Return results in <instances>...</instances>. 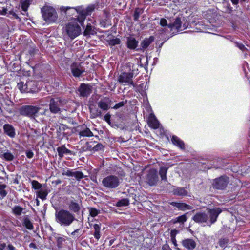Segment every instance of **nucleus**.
Wrapping results in <instances>:
<instances>
[{
	"label": "nucleus",
	"instance_id": "nucleus-6",
	"mask_svg": "<svg viewBox=\"0 0 250 250\" xmlns=\"http://www.w3.org/2000/svg\"><path fill=\"white\" fill-rule=\"evenodd\" d=\"M42 17L47 22H56L58 19L57 12L54 8L50 6H44L41 9Z\"/></svg>",
	"mask_w": 250,
	"mask_h": 250
},
{
	"label": "nucleus",
	"instance_id": "nucleus-45",
	"mask_svg": "<svg viewBox=\"0 0 250 250\" xmlns=\"http://www.w3.org/2000/svg\"><path fill=\"white\" fill-rule=\"evenodd\" d=\"M90 214L92 217H95L98 215V214L100 213V211L99 210L95 208H90L89 209Z\"/></svg>",
	"mask_w": 250,
	"mask_h": 250
},
{
	"label": "nucleus",
	"instance_id": "nucleus-4",
	"mask_svg": "<svg viewBox=\"0 0 250 250\" xmlns=\"http://www.w3.org/2000/svg\"><path fill=\"white\" fill-rule=\"evenodd\" d=\"M76 19L66 24L64 31L71 40H73L81 33V28L78 24Z\"/></svg>",
	"mask_w": 250,
	"mask_h": 250
},
{
	"label": "nucleus",
	"instance_id": "nucleus-22",
	"mask_svg": "<svg viewBox=\"0 0 250 250\" xmlns=\"http://www.w3.org/2000/svg\"><path fill=\"white\" fill-rule=\"evenodd\" d=\"M57 150L61 158L63 157L64 154H72V151L66 148L64 146L58 147L57 148Z\"/></svg>",
	"mask_w": 250,
	"mask_h": 250
},
{
	"label": "nucleus",
	"instance_id": "nucleus-38",
	"mask_svg": "<svg viewBox=\"0 0 250 250\" xmlns=\"http://www.w3.org/2000/svg\"><path fill=\"white\" fill-rule=\"evenodd\" d=\"M47 194L48 192L46 190L41 189L40 191L37 192L38 197L42 200L46 199Z\"/></svg>",
	"mask_w": 250,
	"mask_h": 250
},
{
	"label": "nucleus",
	"instance_id": "nucleus-50",
	"mask_svg": "<svg viewBox=\"0 0 250 250\" xmlns=\"http://www.w3.org/2000/svg\"><path fill=\"white\" fill-rule=\"evenodd\" d=\"M140 16V12L139 11V9H137L135 10L134 13L133 15L134 20L135 21H137Z\"/></svg>",
	"mask_w": 250,
	"mask_h": 250
},
{
	"label": "nucleus",
	"instance_id": "nucleus-30",
	"mask_svg": "<svg viewBox=\"0 0 250 250\" xmlns=\"http://www.w3.org/2000/svg\"><path fill=\"white\" fill-rule=\"evenodd\" d=\"M94 229V236L95 239L99 240L101 237L100 229L101 227L100 225L95 224L93 225Z\"/></svg>",
	"mask_w": 250,
	"mask_h": 250
},
{
	"label": "nucleus",
	"instance_id": "nucleus-25",
	"mask_svg": "<svg viewBox=\"0 0 250 250\" xmlns=\"http://www.w3.org/2000/svg\"><path fill=\"white\" fill-rule=\"evenodd\" d=\"M171 141L174 145L179 147L181 149H184V142L177 136H173Z\"/></svg>",
	"mask_w": 250,
	"mask_h": 250
},
{
	"label": "nucleus",
	"instance_id": "nucleus-9",
	"mask_svg": "<svg viewBox=\"0 0 250 250\" xmlns=\"http://www.w3.org/2000/svg\"><path fill=\"white\" fill-rule=\"evenodd\" d=\"M63 104V101L59 98H52L49 103V110L54 114L59 113L61 107Z\"/></svg>",
	"mask_w": 250,
	"mask_h": 250
},
{
	"label": "nucleus",
	"instance_id": "nucleus-36",
	"mask_svg": "<svg viewBox=\"0 0 250 250\" xmlns=\"http://www.w3.org/2000/svg\"><path fill=\"white\" fill-rule=\"evenodd\" d=\"M6 186L4 184H0V199H3L7 195V192L5 190Z\"/></svg>",
	"mask_w": 250,
	"mask_h": 250
},
{
	"label": "nucleus",
	"instance_id": "nucleus-20",
	"mask_svg": "<svg viewBox=\"0 0 250 250\" xmlns=\"http://www.w3.org/2000/svg\"><path fill=\"white\" fill-rule=\"evenodd\" d=\"M183 246L188 250H192L196 247L195 242L191 239H186L182 241Z\"/></svg>",
	"mask_w": 250,
	"mask_h": 250
},
{
	"label": "nucleus",
	"instance_id": "nucleus-33",
	"mask_svg": "<svg viewBox=\"0 0 250 250\" xmlns=\"http://www.w3.org/2000/svg\"><path fill=\"white\" fill-rule=\"evenodd\" d=\"M187 220V217L186 214H183L173 219L172 222L173 223H179L183 224Z\"/></svg>",
	"mask_w": 250,
	"mask_h": 250
},
{
	"label": "nucleus",
	"instance_id": "nucleus-54",
	"mask_svg": "<svg viewBox=\"0 0 250 250\" xmlns=\"http://www.w3.org/2000/svg\"><path fill=\"white\" fill-rule=\"evenodd\" d=\"M26 156L28 158H31L34 156V153L31 150H28L26 152Z\"/></svg>",
	"mask_w": 250,
	"mask_h": 250
},
{
	"label": "nucleus",
	"instance_id": "nucleus-51",
	"mask_svg": "<svg viewBox=\"0 0 250 250\" xmlns=\"http://www.w3.org/2000/svg\"><path fill=\"white\" fill-rule=\"evenodd\" d=\"M65 241L64 239L62 237H59L57 239V245L59 247H62L63 242Z\"/></svg>",
	"mask_w": 250,
	"mask_h": 250
},
{
	"label": "nucleus",
	"instance_id": "nucleus-7",
	"mask_svg": "<svg viewBox=\"0 0 250 250\" xmlns=\"http://www.w3.org/2000/svg\"><path fill=\"white\" fill-rule=\"evenodd\" d=\"M120 184L118 177L114 175L108 176L102 180V184L107 188L112 189L116 188Z\"/></svg>",
	"mask_w": 250,
	"mask_h": 250
},
{
	"label": "nucleus",
	"instance_id": "nucleus-13",
	"mask_svg": "<svg viewBox=\"0 0 250 250\" xmlns=\"http://www.w3.org/2000/svg\"><path fill=\"white\" fill-rule=\"evenodd\" d=\"M62 174L63 176L74 177L78 180H80L84 177L83 174L82 172L73 171L67 168H62Z\"/></svg>",
	"mask_w": 250,
	"mask_h": 250
},
{
	"label": "nucleus",
	"instance_id": "nucleus-37",
	"mask_svg": "<svg viewBox=\"0 0 250 250\" xmlns=\"http://www.w3.org/2000/svg\"><path fill=\"white\" fill-rule=\"evenodd\" d=\"M129 201L128 199H122L116 203V206L118 207H123L128 205Z\"/></svg>",
	"mask_w": 250,
	"mask_h": 250
},
{
	"label": "nucleus",
	"instance_id": "nucleus-26",
	"mask_svg": "<svg viewBox=\"0 0 250 250\" xmlns=\"http://www.w3.org/2000/svg\"><path fill=\"white\" fill-rule=\"evenodd\" d=\"M153 41L154 38L152 36H150L148 38H146L141 43V46L143 49H146L149 46Z\"/></svg>",
	"mask_w": 250,
	"mask_h": 250
},
{
	"label": "nucleus",
	"instance_id": "nucleus-16",
	"mask_svg": "<svg viewBox=\"0 0 250 250\" xmlns=\"http://www.w3.org/2000/svg\"><path fill=\"white\" fill-rule=\"evenodd\" d=\"M148 125L150 127L153 129H155L159 128L160 124L154 114H151L149 115L148 119Z\"/></svg>",
	"mask_w": 250,
	"mask_h": 250
},
{
	"label": "nucleus",
	"instance_id": "nucleus-10",
	"mask_svg": "<svg viewBox=\"0 0 250 250\" xmlns=\"http://www.w3.org/2000/svg\"><path fill=\"white\" fill-rule=\"evenodd\" d=\"M156 169H151L145 177L146 182L151 186H155L157 183L159 177Z\"/></svg>",
	"mask_w": 250,
	"mask_h": 250
},
{
	"label": "nucleus",
	"instance_id": "nucleus-49",
	"mask_svg": "<svg viewBox=\"0 0 250 250\" xmlns=\"http://www.w3.org/2000/svg\"><path fill=\"white\" fill-rule=\"evenodd\" d=\"M126 102H124V101H122L119 102V103L115 105V106L113 107V108L115 109H117L122 106H123Z\"/></svg>",
	"mask_w": 250,
	"mask_h": 250
},
{
	"label": "nucleus",
	"instance_id": "nucleus-14",
	"mask_svg": "<svg viewBox=\"0 0 250 250\" xmlns=\"http://www.w3.org/2000/svg\"><path fill=\"white\" fill-rule=\"evenodd\" d=\"M81 7V16L79 17V22H82L84 21L86 16L90 14L94 10V5H90L88 6L86 9H84L83 7Z\"/></svg>",
	"mask_w": 250,
	"mask_h": 250
},
{
	"label": "nucleus",
	"instance_id": "nucleus-3",
	"mask_svg": "<svg viewBox=\"0 0 250 250\" xmlns=\"http://www.w3.org/2000/svg\"><path fill=\"white\" fill-rule=\"evenodd\" d=\"M188 25V22L184 17L178 16L176 17L173 23L168 24V28L172 33H175L187 29Z\"/></svg>",
	"mask_w": 250,
	"mask_h": 250
},
{
	"label": "nucleus",
	"instance_id": "nucleus-24",
	"mask_svg": "<svg viewBox=\"0 0 250 250\" xmlns=\"http://www.w3.org/2000/svg\"><path fill=\"white\" fill-rule=\"evenodd\" d=\"M83 129L79 133V135L80 138L81 137H92L93 136V133L88 128H87L85 126H83Z\"/></svg>",
	"mask_w": 250,
	"mask_h": 250
},
{
	"label": "nucleus",
	"instance_id": "nucleus-29",
	"mask_svg": "<svg viewBox=\"0 0 250 250\" xmlns=\"http://www.w3.org/2000/svg\"><path fill=\"white\" fill-rule=\"evenodd\" d=\"M168 167L165 166L161 167L159 169V174L162 180L167 181V173Z\"/></svg>",
	"mask_w": 250,
	"mask_h": 250
},
{
	"label": "nucleus",
	"instance_id": "nucleus-56",
	"mask_svg": "<svg viewBox=\"0 0 250 250\" xmlns=\"http://www.w3.org/2000/svg\"><path fill=\"white\" fill-rule=\"evenodd\" d=\"M8 250H15V248L11 244H8L7 246Z\"/></svg>",
	"mask_w": 250,
	"mask_h": 250
},
{
	"label": "nucleus",
	"instance_id": "nucleus-28",
	"mask_svg": "<svg viewBox=\"0 0 250 250\" xmlns=\"http://www.w3.org/2000/svg\"><path fill=\"white\" fill-rule=\"evenodd\" d=\"M22 223L23 226L29 230H32L34 229L32 223L27 216L23 218Z\"/></svg>",
	"mask_w": 250,
	"mask_h": 250
},
{
	"label": "nucleus",
	"instance_id": "nucleus-44",
	"mask_svg": "<svg viewBox=\"0 0 250 250\" xmlns=\"http://www.w3.org/2000/svg\"><path fill=\"white\" fill-rule=\"evenodd\" d=\"M31 184L32 188L35 189H40L42 187V184L36 180L32 181Z\"/></svg>",
	"mask_w": 250,
	"mask_h": 250
},
{
	"label": "nucleus",
	"instance_id": "nucleus-63",
	"mask_svg": "<svg viewBox=\"0 0 250 250\" xmlns=\"http://www.w3.org/2000/svg\"><path fill=\"white\" fill-rule=\"evenodd\" d=\"M83 22H81H81H80V23L81 24V25H83V24H82Z\"/></svg>",
	"mask_w": 250,
	"mask_h": 250
},
{
	"label": "nucleus",
	"instance_id": "nucleus-61",
	"mask_svg": "<svg viewBox=\"0 0 250 250\" xmlns=\"http://www.w3.org/2000/svg\"><path fill=\"white\" fill-rule=\"evenodd\" d=\"M173 243H174V245H176V240H175V239H174V240H173Z\"/></svg>",
	"mask_w": 250,
	"mask_h": 250
},
{
	"label": "nucleus",
	"instance_id": "nucleus-35",
	"mask_svg": "<svg viewBox=\"0 0 250 250\" xmlns=\"http://www.w3.org/2000/svg\"><path fill=\"white\" fill-rule=\"evenodd\" d=\"M95 33V32L94 31V29L93 27H92L90 24H88L86 25V27L84 30V34L85 35H93Z\"/></svg>",
	"mask_w": 250,
	"mask_h": 250
},
{
	"label": "nucleus",
	"instance_id": "nucleus-60",
	"mask_svg": "<svg viewBox=\"0 0 250 250\" xmlns=\"http://www.w3.org/2000/svg\"><path fill=\"white\" fill-rule=\"evenodd\" d=\"M1 246L2 247V248H4L6 246L5 244H2L1 245Z\"/></svg>",
	"mask_w": 250,
	"mask_h": 250
},
{
	"label": "nucleus",
	"instance_id": "nucleus-62",
	"mask_svg": "<svg viewBox=\"0 0 250 250\" xmlns=\"http://www.w3.org/2000/svg\"><path fill=\"white\" fill-rule=\"evenodd\" d=\"M36 202H37V205H39V201H38V199H37V200H36Z\"/></svg>",
	"mask_w": 250,
	"mask_h": 250
},
{
	"label": "nucleus",
	"instance_id": "nucleus-2",
	"mask_svg": "<svg viewBox=\"0 0 250 250\" xmlns=\"http://www.w3.org/2000/svg\"><path fill=\"white\" fill-rule=\"evenodd\" d=\"M55 216L56 222L61 226H69L75 219L74 214L63 209L56 211Z\"/></svg>",
	"mask_w": 250,
	"mask_h": 250
},
{
	"label": "nucleus",
	"instance_id": "nucleus-52",
	"mask_svg": "<svg viewBox=\"0 0 250 250\" xmlns=\"http://www.w3.org/2000/svg\"><path fill=\"white\" fill-rule=\"evenodd\" d=\"M103 146L101 144H97L94 147L93 150L95 151H98L103 149Z\"/></svg>",
	"mask_w": 250,
	"mask_h": 250
},
{
	"label": "nucleus",
	"instance_id": "nucleus-8",
	"mask_svg": "<svg viewBox=\"0 0 250 250\" xmlns=\"http://www.w3.org/2000/svg\"><path fill=\"white\" fill-rule=\"evenodd\" d=\"M133 73L124 72L119 76L118 81L124 85H132L133 87H135V84L133 82Z\"/></svg>",
	"mask_w": 250,
	"mask_h": 250
},
{
	"label": "nucleus",
	"instance_id": "nucleus-12",
	"mask_svg": "<svg viewBox=\"0 0 250 250\" xmlns=\"http://www.w3.org/2000/svg\"><path fill=\"white\" fill-rule=\"evenodd\" d=\"M60 10L64 12L65 15L68 17L76 15L75 17H77V21H79V17L81 16V10L80 6L77 8L62 6L60 8Z\"/></svg>",
	"mask_w": 250,
	"mask_h": 250
},
{
	"label": "nucleus",
	"instance_id": "nucleus-21",
	"mask_svg": "<svg viewBox=\"0 0 250 250\" xmlns=\"http://www.w3.org/2000/svg\"><path fill=\"white\" fill-rule=\"evenodd\" d=\"M5 133L11 138H14L15 136V131L14 127L9 124H6L3 126Z\"/></svg>",
	"mask_w": 250,
	"mask_h": 250
},
{
	"label": "nucleus",
	"instance_id": "nucleus-23",
	"mask_svg": "<svg viewBox=\"0 0 250 250\" xmlns=\"http://www.w3.org/2000/svg\"><path fill=\"white\" fill-rule=\"evenodd\" d=\"M24 210L25 208L21 207L19 205H16L12 208V213L16 216H19L23 213Z\"/></svg>",
	"mask_w": 250,
	"mask_h": 250
},
{
	"label": "nucleus",
	"instance_id": "nucleus-57",
	"mask_svg": "<svg viewBox=\"0 0 250 250\" xmlns=\"http://www.w3.org/2000/svg\"><path fill=\"white\" fill-rule=\"evenodd\" d=\"M29 247L34 249H37L36 245L34 243H31L29 244Z\"/></svg>",
	"mask_w": 250,
	"mask_h": 250
},
{
	"label": "nucleus",
	"instance_id": "nucleus-46",
	"mask_svg": "<svg viewBox=\"0 0 250 250\" xmlns=\"http://www.w3.org/2000/svg\"><path fill=\"white\" fill-rule=\"evenodd\" d=\"M120 40L118 38L113 39L109 41V44L110 45L114 46L120 43Z\"/></svg>",
	"mask_w": 250,
	"mask_h": 250
},
{
	"label": "nucleus",
	"instance_id": "nucleus-42",
	"mask_svg": "<svg viewBox=\"0 0 250 250\" xmlns=\"http://www.w3.org/2000/svg\"><path fill=\"white\" fill-rule=\"evenodd\" d=\"M10 236L13 238H16L21 236V233L16 229H11L9 232Z\"/></svg>",
	"mask_w": 250,
	"mask_h": 250
},
{
	"label": "nucleus",
	"instance_id": "nucleus-5",
	"mask_svg": "<svg viewBox=\"0 0 250 250\" xmlns=\"http://www.w3.org/2000/svg\"><path fill=\"white\" fill-rule=\"evenodd\" d=\"M40 110V107L36 106L26 105L21 106L19 109V112L21 115L26 116L30 119H35L38 115Z\"/></svg>",
	"mask_w": 250,
	"mask_h": 250
},
{
	"label": "nucleus",
	"instance_id": "nucleus-47",
	"mask_svg": "<svg viewBox=\"0 0 250 250\" xmlns=\"http://www.w3.org/2000/svg\"><path fill=\"white\" fill-rule=\"evenodd\" d=\"M160 24L162 27H167L168 28V24H167V21L164 18L161 19L160 21Z\"/></svg>",
	"mask_w": 250,
	"mask_h": 250
},
{
	"label": "nucleus",
	"instance_id": "nucleus-48",
	"mask_svg": "<svg viewBox=\"0 0 250 250\" xmlns=\"http://www.w3.org/2000/svg\"><path fill=\"white\" fill-rule=\"evenodd\" d=\"M29 6V2L27 1H23L21 4V8L23 11L26 12Z\"/></svg>",
	"mask_w": 250,
	"mask_h": 250
},
{
	"label": "nucleus",
	"instance_id": "nucleus-1",
	"mask_svg": "<svg viewBox=\"0 0 250 250\" xmlns=\"http://www.w3.org/2000/svg\"><path fill=\"white\" fill-rule=\"evenodd\" d=\"M207 214L205 212H197L193 217L192 220L196 223L202 224L206 223L209 226L214 224L217 220L222 210L219 208H207Z\"/></svg>",
	"mask_w": 250,
	"mask_h": 250
},
{
	"label": "nucleus",
	"instance_id": "nucleus-11",
	"mask_svg": "<svg viewBox=\"0 0 250 250\" xmlns=\"http://www.w3.org/2000/svg\"><path fill=\"white\" fill-rule=\"evenodd\" d=\"M229 183V178L226 176H221L213 180L212 186L217 189L223 190L225 189Z\"/></svg>",
	"mask_w": 250,
	"mask_h": 250
},
{
	"label": "nucleus",
	"instance_id": "nucleus-31",
	"mask_svg": "<svg viewBox=\"0 0 250 250\" xmlns=\"http://www.w3.org/2000/svg\"><path fill=\"white\" fill-rule=\"evenodd\" d=\"M98 105L99 108L104 111H107L110 108L109 104L104 101H99L98 103Z\"/></svg>",
	"mask_w": 250,
	"mask_h": 250
},
{
	"label": "nucleus",
	"instance_id": "nucleus-58",
	"mask_svg": "<svg viewBox=\"0 0 250 250\" xmlns=\"http://www.w3.org/2000/svg\"><path fill=\"white\" fill-rule=\"evenodd\" d=\"M231 1L233 4H237L238 3V0H231Z\"/></svg>",
	"mask_w": 250,
	"mask_h": 250
},
{
	"label": "nucleus",
	"instance_id": "nucleus-18",
	"mask_svg": "<svg viewBox=\"0 0 250 250\" xmlns=\"http://www.w3.org/2000/svg\"><path fill=\"white\" fill-rule=\"evenodd\" d=\"M71 69L73 75L75 77L80 76L84 71L80 65L76 63L72 64Z\"/></svg>",
	"mask_w": 250,
	"mask_h": 250
},
{
	"label": "nucleus",
	"instance_id": "nucleus-55",
	"mask_svg": "<svg viewBox=\"0 0 250 250\" xmlns=\"http://www.w3.org/2000/svg\"><path fill=\"white\" fill-rule=\"evenodd\" d=\"M237 46L242 51H244V50L245 49L244 45L242 44L237 43Z\"/></svg>",
	"mask_w": 250,
	"mask_h": 250
},
{
	"label": "nucleus",
	"instance_id": "nucleus-59",
	"mask_svg": "<svg viewBox=\"0 0 250 250\" xmlns=\"http://www.w3.org/2000/svg\"><path fill=\"white\" fill-rule=\"evenodd\" d=\"M79 231V229H76L75 230H74L73 232H72L71 234L72 235H75L76 233H77L78 231Z\"/></svg>",
	"mask_w": 250,
	"mask_h": 250
},
{
	"label": "nucleus",
	"instance_id": "nucleus-19",
	"mask_svg": "<svg viewBox=\"0 0 250 250\" xmlns=\"http://www.w3.org/2000/svg\"><path fill=\"white\" fill-rule=\"evenodd\" d=\"M138 42L133 36L126 38L127 47L130 49H135L138 46Z\"/></svg>",
	"mask_w": 250,
	"mask_h": 250
},
{
	"label": "nucleus",
	"instance_id": "nucleus-41",
	"mask_svg": "<svg viewBox=\"0 0 250 250\" xmlns=\"http://www.w3.org/2000/svg\"><path fill=\"white\" fill-rule=\"evenodd\" d=\"M3 157L7 161H12L14 159V155L9 152H6L3 154Z\"/></svg>",
	"mask_w": 250,
	"mask_h": 250
},
{
	"label": "nucleus",
	"instance_id": "nucleus-17",
	"mask_svg": "<svg viewBox=\"0 0 250 250\" xmlns=\"http://www.w3.org/2000/svg\"><path fill=\"white\" fill-rule=\"evenodd\" d=\"M170 205L177 208H178V209L182 211H185L186 210H190L193 208L192 206L184 203L172 202L170 203Z\"/></svg>",
	"mask_w": 250,
	"mask_h": 250
},
{
	"label": "nucleus",
	"instance_id": "nucleus-40",
	"mask_svg": "<svg viewBox=\"0 0 250 250\" xmlns=\"http://www.w3.org/2000/svg\"><path fill=\"white\" fill-rule=\"evenodd\" d=\"M69 208L75 212H77L80 210V207L78 203L71 202L69 204Z\"/></svg>",
	"mask_w": 250,
	"mask_h": 250
},
{
	"label": "nucleus",
	"instance_id": "nucleus-27",
	"mask_svg": "<svg viewBox=\"0 0 250 250\" xmlns=\"http://www.w3.org/2000/svg\"><path fill=\"white\" fill-rule=\"evenodd\" d=\"M173 194L178 196H186L188 192L184 188H176L173 190Z\"/></svg>",
	"mask_w": 250,
	"mask_h": 250
},
{
	"label": "nucleus",
	"instance_id": "nucleus-15",
	"mask_svg": "<svg viewBox=\"0 0 250 250\" xmlns=\"http://www.w3.org/2000/svg\"><path fill=\"white\" fill-rule=\"evenodd\" d=\"M80 94L82 97H87L91 92V86L84 83L81 84L79 88Z\"/></svg>",
	"mask_w": 250,
	"mask_h": 250
},
{
	"label": "nucleus",
	"instance_id": "nucleus-43",
	"mask_svg": "<svg viewBox=\"0 0 250 250\" xmlns=\"http://www.w3.org/2000/svg\"><path fill=\"white\" fill-rule=\"evenodd\" d=\"M228 240L226 238H221L219 241H218V244L219 245V246L222 248H225L227 245V244L228 243Z\"/></svg>",
	"mask_w": 250,
	"mask_h": 250
},
{
	"label": "nucleus",
	"instance_id": "nucleus-32",
	"mask_svg": "<svg viewBox=\"0 0 250 250\" xmlns=\"http://www.w3.org/2000/svg\"><path fill=\"white\" fill-rule=\"evenodd\" d=\"M26 84L27 85L28 90H29V92H32L36 89V85L34 81H27L26 83Z\"/></svg>",
	"mask_w": 250,
	"mask_h": 250
},
{
	"label": "nucleus",
	"instance_id": "nucleus-34",
	"mask_svg": "<svg viewBox=\"0 0 250 250\" xmlns=\"http://www.w3.org/2000/svg\"><path fill=\"white\" fill-rule=\"evenodd\" d=\"M17 86L21 92H29L26 83H24L23 82H20L18 83Z\"/></svg>",
	"mask_w": 250,
	"mask_h": 250
},
{
	"label": "nucleus",
	"instance_id": "nucleus-39",
	"mask_svg": "<svg viewBox=\"0 0 250 250\" xmlns=\"http://www.w3.org/2000/svg\"><path fill=\"white\" fill-rule=\"evenodd\" d=\"M90 111L91 116L93 118L101 116L102 113L100 110L95 108L90 107Z\"/></svg>",
	"mask_w": 250,
	"mask_h": 250
},
{
	"label": "nucleus",
	"instance_id": "nucleus-53",
	"mask_svg": "<svg viewBox=\"0 0 250 250\" xmlns=\"http://www.w3.org/2000/svg\"><path fill=\"white\" fill-rule=\"evenodd\" d=\"M110 117H111V115L109 113L105 114L104 116V120L108 124L110 123Z\"/></svg>",
	"mask_w": 250,
	"mask_h": 250
}]
</instances>
